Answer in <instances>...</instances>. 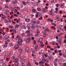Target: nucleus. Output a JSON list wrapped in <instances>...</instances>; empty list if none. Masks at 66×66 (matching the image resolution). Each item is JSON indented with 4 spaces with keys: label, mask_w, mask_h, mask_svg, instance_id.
Listing matches in <instances>:
<instances>
[{
    "label": "nucleus",
    "mask_w": 66,
    "mask_h": 66,
    "mask_svg": "<svg viewBox=\"0 0 66 66\" xmlns=\"http://www.w3.org/2000/svg\"><path fill=\"white\" fill-rule=\"evenodd\" d=\"M23 40L21 39H19L18 40V42L17 44L18 46L19 45H22V42Z\"/></svg>",
    "instance_id": "nucleus-1"
},
{
    "label": "nucleus",
    "mask_w": 66,
    "mask_h": 66,
    "mask_svg": "<svg viewBox=\"0 0 66 66\" xmlns=\"http://www.w3.org/2000/svg\"><path fill=\"white\" fill-rule=\"evenodd\" d=\"M31 22L34 24H38L39 23H40V21H39L38 22L36 21H34V20L32 19L31 20Z\"/></svg>",
    "instance_id": "nucleus-2"
},
{
    "label": "nucleus",
    "mask_w": 66,
    "mask_h": 66,
    "mask_svg": "<svg viewBox=\"0 0 66 66\" xmlns=\"http://www.w3.org/2000/svg\"><path fill=\"white\" fill-rule=\"evenodd\" d=\"M31 39L30 38H29L26 39V41L27 43H30V40H31Z\"/></svg>",
    "instance_id": "nucleus-3"
},
{
    "label": "nucleus",
    "mask_w": 66,
    "mask_h": 66,
    "mask_svg": "<svg viewBox=\"0 0 66 66\" xmlns=\"http://www.w3.org/2000/svg\"><path fill=\"white\" fill-rule=\"evenodd\" d=\"M20 24H21L20 27L21 29H26V28L24 26H23V24H21V23H20Z\"/></svg>",
    "instance_id": "nucleus-4"
},
{
    "label": "nucleus",
    "mask_w": 66,
    "mask_h": 66,
    "mask_svg": "<svg viewBox=\"0 0 66 66\" xmlns=\"http://www.w3.org/2000/svg\"><path fill=\"white\" fill-rule=\"evenodd\" d=\"M7 45H3V47L4 49V50H6L7 49Z\"/></svg>",
    "instance_id": "nucleus-5"
},
{
    "label": "nucleus",
    "mask_w": 66,
    "mask_h": 66,
    "mask_svg": "<svg viewBox=\"0 0 66 66\" xmlns=\"http://www.w3.org/2000/svg\"><path fill=\"white\" fill-rule=\"evenodd\" d=\"M64 4H65V3H63L62 4H60V6L61 8H63L64 7Z\"/></svg>",
    "instance_id": "nucleus-6"
},
{
    "label": "nucleus",
    "mask_w": 66,
    "mask_h": 66,
    "mask_svg": "<svg viewBox=\"0 0 66 66\" xmlns=\"http://www.w3.org/2000/svg\"><path fill=\"white\" fill-rule=\"evenodd\" d=\"M25 51L26 52H27L28 53H29V48L27 47L25 49Z\"/></svg>",
    "instance_id": "nucleus-7"
},
{
    "label": "nucleus",
    "mask_w": 66,
    "mask_h": 66,
    "mask_svg": "<svg viewBox=\"0 0 66 66\" xmlns=\"http://www.w3.org/2000/svg\"><path fill=\"white\" fill-rule=\"evenodd\" d=\"M18 51L21 54L22 53L23 51V50L22 48H20L19 49Z\"/></svg>",
    "instance_id": "nucleus-8"
},
{
    "label": "nucleus",
    "mask_w": 66,
    "mask_h": 66,
    "mask_svg": "<svg viewBox=\"0 0 66 66\" xmlns=\"http://www.w3.org/2000/svg\"><path fill=\"white\" fill-rule=\"evenodd\" d=\"M9 54L8 53H6L4 56V58L5 59H6L7 57L9 56Z\"/></svg>",
    "instance_id": "nucleus-9"
},
{
    "label": "nucleus",
    "mask_w": 66,
    "mask_h": 66,
    "mask_svg": "<svg viewBox=\"0 0 66 66\" xmlns=\"http://www.w3.org/2000/svg\"><path fill=\"white\" fill-rule=\"evenodd\" d=\"M31 28L32 29H35V28H36V26H35V25L34 24H32Z\"/></svg>",
    "instance_id": "nucleus-10"
},
{
    "label": "nucleus",
    "mask_w": 66,
    "mask_h": 66,
    "mask_svg": "<svg viewBox=\"0 0 66 66\" xmlns=\"http://www.w3.org/2000/svg\"><path fill=\"white\" fill-rule=\"evenodd\" d=\"M19 26H20L19 25L16 24L15 25L14 27L15 28H18Z\"/></svg>",
    "instance_id": "nucleus-11"
},
{
    "label": "nucleus",
    "mask_w": 66,
    "mask_h": 66,
    "mask_svg": "<svg viewBox=\"0 0 66 66\" xmlns=\"http://www.w3.org/2000/svg\"><path fill=\"white\" fill-rule=\"evenodd\" d=\"M9 37H10L8 36H5V40H6V39H7Z\"/></svg>",
    "instance_id": "nucleus-12"
},
{
    "label": "nucleus",
    "mask_w": 66,
    "mask_h": 66,
    "mask_svg": "<svg viewBox=\"0 0 66 66\" xmlns=\"http://www.w3.org/2000/svg\"><path fill=\"white\" fill-rule=\"evenodd\" d=\"M25 21H26V22H29L30 21V19H25Z\"/></svg>",
    "instance_id": "nucleus-13"
},
{
    "label": "nucleus",
    "mask_w": 66,
    "mask_h": 66,
    "mask_svg": "<svg viewBox=\"0 0 66 66\" xmlns=\"http://www.w3.org/2000/svg\"><path fill=\"white\" fill-rule=\"evenodd\" d=\"M42 12H43V13H46V9H45L43 8Z\"/></svg>",
    "instance_id": "nucleus-14"
},
{
    "label": "nucleus",
    "mask_w": 66,
    "mask_h": 66,
    "mask_svg": "<svg viewBox=\"0 0 66 66\" xmlns=\"http://www.w3.org/2000/svg\"><path fill=\"white\" fill-rule=\"evenodd\" d=\"M39 64L40 65H43L44 62L43 61H40L39 62Z\"/></svg>",
    "instance_id": "nucleus-15"
},
{
    "label": "nucleus",
    "mask_w": 66,
    "mask_h": 66,
    "mask_svg": "<svg viewBox=\"0 0 66 66\" xmlns=\"http://www.w3.org/2000/svg\"><path fill=\"white\" fill-rule=\"evenodd\" d=\"M60 29L61 30H64V27H63L61 26H60Z\"/></svg>",
    "instance_id": "nucleus-16"
},
{
    "label": "nucleus",
    "mask_w": 66,
    "mask_h": 66,
    "mask_svg": "<svg viewBox=\"0 0 66 66\" xmlns=\"http://www.w3.org/2000/svg\"><path fill=\"white\" fill-rule=\"evenodd\" d=\"M38 48V45H37L35 47V50L36 51V50Z\"/></svg>",
    "instance_id": "nucleus-17"
},
{
    "label": "nucleus",
    "mask_w": 66,
    "mask_h": 66,
    "mask_svg": "<svg viewBox=\"0 0 66 66\" xmlns=\"http://www.w3.org/2000/svg\"><path fill=\"white\" fill-rule=\"evenodd\" d=\"M19 48V46H18L17 47V45H15L14 47V48L15 49H18V48Z\"/></svg>",
    "instance_id": "nucleus-18"
},
{
    "label": "nucleus",
    "mask_w": 66,
    "mask_h": 66,
    "mask_svg": "<svg viewBox=\"0 0 66 66\" xmlns=\"http://www.w3.org/2000/svg\"><path fill=\"white\" fill-rule=\"evenodd\" d=\"M56 19L58 21H60L61 20V18L60 17H57L56 18Z\"/></svg>",
    "instance_id": "nucleus-19"
},
{
    "label": "nucleus",
    "mask_w": 66,
    "mask_h": 66,
    "mask_svg": "<svg viewBox=\"0 0 66 66\" xmlns=\"http://www.w3.org/2000/svg\"><path fill=\"white\" fill-rule=\"evenodd\" d=\"M58 42L59 45H61L62 43V41L60 40H59L58 41H57Z\"/></svg>",
    "instance_id": "nucleus-20"
},
{
    "label": "nucleus",
    "mask_w": 66,
    "mask_h": 66,
    "mask_svg": "<svg viewBox=\"0 0 66 66\" xmlns=\"http://www.w3.org/2000/svg\"><path fill=\"white\" fill-rule=\"evenodd\" d=\"M13 3L14 4H16L17 3V0H15L13 2Z\"/></svg>",
    "instance_id": "nucleus-21"
},
{
    "label": "nucleus",
    "mask_w": 66,
    "mask_h": 66,
    "mask_svg": "<svg viewBox=\"0 0 66 66\" xmlns=\"http://www.w3.org/2000/svg\"><path fill=\"white\" fill-rule=\"evenodd\" d=\"M45 31L46 32H49V29L48 28L45 29Z\"/></svg>",
    "instance_id": "nucleus-22"
},
{
    "label": "nucleus",
    "mask_w": 66,
    "mask_h": 66,
    "mask_svg": "<svg viewBox=\"0 0 66 66\" xmlns=\"http://www.w3.org/2000/svg\"><path fill=\"white\" fill-rule=\"evenodd\" d=\"M19 60H18V59L17 58H16V59L15 60H14V62H18V61Z\"/></svg>",
    "instance_id": "nucleus-23"
},
{
    "label": "nucleus",
    "mask_w": 66,
    "mask_h": 66,
    "mask_svg": "<svg viewBox=\"0 0 66 66\" xmlns=\"http://www.w3.org/2000/svg\"><path fill=\"white\" fill-rule=\"evenodd\" d=\"M2 18L3 19H5V18H6V16L3 15L2 16Z\"/></svg>",
    "instance_id": "nucleus-24"
},
{
    "label": "nucleus",
    "mask_w": 66,
    "mask_h": 66,
    "mask_svg": "<svg viewBox=\"0 0 66 66\" xmlns=\"http://www.w3.org/2000/svg\"><path fill=\"white\" fill-rule=\"evenodd\" d=\"M53 13H52V12H51L50 11V13H49V14L51 15H52V16L53 15Z\"/></svg>",
    "instance_id": "nucleus-25"
},
{
    "label": "nucleus",
    "mask_w": 66,
    "mask_h": 66,
    "mask_svg": "<svg viewBox=\"0 0 66 66\" xmlns=\"http://www.w3.org/2000/svg\"><path fill=\"white\" fill-rule=\"evenodd\" d=\"M18 62H15L14 63V65L15 66H18Z\"/></svg>",
    "instance_id": "nucleus-26"
},
{
    "label": "nucleus",
    "mask_w": 66,
    "mask_h": 66,
    "mask_svg": "<svg viewBox=\"0 0 66 66\" xmlns=\"http://www.w3.org/2000/svg\"><path fill=\"white\" fill-rule=\"evenodd\" d=\"M37 10L39 12L41 11V9L39 8H37Z\"/></svg>",
    "instance_id": "nucleus-27"
},
{
    "label": "nucleus",
    "mask_w": 66,
    "mask_h": 66,
    "mask_svg": "<svg viewBox=\"0 0 66 66\" xmlns=\"http://www.w3.org/2000/svg\"><path fill=\"white\" fill-rule=\"evenodd\" d=\"M21 36H25V34L23 33H22L21 34Z\"/></svg>",
    "instance_id": "nucleus-28"
},
{
    "label": "nucleus",
    "mask_w": 66,
    "mask_h": 66,
    "mask_svg": "<svg viewBox=\"0 0 66 66\" xmlns=\"http://www.w3.org/2000/svg\"><path fill=\"white\" fill-rule=\"evenodd\" d=\"M26 33H30V31L29 30H28L26 32Z\"/></svg>",
    "instance_id": "nucleus-29"
},
{
    "label": "nucleus",
    "mask_w": 66,
    "mask_h": 66,
    "mask_svg": "<svg viewBox=\"0 0 66 66\" xmlns=\"http://www.w3.org/2000/svg\"><path fill=\"white\" fill-rule=\"evenodd\" d=\"M5 22V23H8V21H7V19H6L5 21H4Z\"/></svg>",
    "instance_id": "nucleus-30"
},
{
    "label": "nucleus",
    "mask_w": 66,
    "mask_h": 66,
    "mask_svg": "<svg viewBox=\"0 0 66 66\" xmlns=\"http://www.w3.org/2000/svg\"><path fill=\"white\" fill-rule=\"evenodd\" d=\"M15 56H13L11 57V59L13 60H14V59H15Z\"/></svg>",
    "instance_id": "nucleus-31"
},
{
    "label": "nucleus",
    "mask_w": 66,
    "mask_h": 66,
    "mask_svg": "<svg viewBox=\"0 0 66 66\" xmlns=\"http://www.w3.org/2000/svg\"><path fill=\"white\" fill-rule=\"evenodd\" d=\"M43 40V38H40L39 39V42H42Z\"/></svg>",
    "instance_id": "nucleus-32"
},
{
    "label": "nucleus",
    "mask_w": 66,
    "mask_h": 66,
    "mask_svg": "<svg viewBox=\"0 0 66 66\" xmlns=\"http://www.w3.org/2000/svg\"><path fill=\"white\" fill-rule=\"evenodd\" d=\"M4 14H5V15H7L9 14L7 12V11H6L5 12H4Z\"/></svg>",
    "instance_id": "nucleus-33"
},
{
    "label": "nucleus",
    "mask_w": 66,
    "mask_h": 66,
    "mask_svg": "<svg viewBox=\"0 0 66 66\" xmlns=\"http://www.w3.org/2000/svg\"><path fill=\"white\" fill-rule=\"evenodd\" d=\"M6 2H10L11 1V0H5Z\"/></svg>",
    "instance_id": "nucleus-34"
},
{
    "label": "nucleus",
    "mask_w": 66,
    "mask_h": 66,
    "mask_svg": "<svg viewBox=\"0 0 66 66\" xmlns=\"http://www.w3.org/2000/svg\"><path fill=\"white\" fill-rule=\"evenodd\" d=\"M32 11L34 13H36V10L34 9H33L32 10Z\"/></svg>",
    "instance_id": "nucleus-35"
},
{
    "label": "nucleus",
    "mask_w": 66,
    "mask_h": 66,
    "mask_svg": "<svg viewBox=\"0 0 66 66\" xmlns=\"http://www.w3.org/2000/svg\"><path fill=\"white\" fill-rule=\"evenodd\" d=\"M27 66H31V64L30 63H28L27 65Z\"/></svg>",
    "instance_id": "nucleus-36"
},
{
    "label": "nucleus",
    "mask_w": 66,
    "mask_h": 66,
    "mask_svg": "<svg viewBox=\"0 0 66 66\" xmlns=\"http://www.w3.org/2000/svg\"><path fill=\"white\" fill-rule=\"evenodd\" d=\"M9 45L10 46H13V44L12 43H10L9 44Z\"/></svg>",
    "instance_id": "nucleus-37"
},
{
    "label": "nucleus",
    "mask_w": 66,
    "mask_h": 66,
    "mask_svg": "<svg viewBox=\"0 0 66 66\" xmlns=\"http://www.w3.org/2000/svg\"><path fill=\"white\" fill-rule=\"evenodd\" d=\"M3 60H0V63H3Z\"/></svg>",
    "instance_id": "nucleus-38"
},
{
    "label": "nucleus",
    "mask_w": 66,
    "mask_h": 66,
    "mask_svg": "<svg viewBox=\"0 0 66 66\" xmlns=\"http://www.w3.org/2000/svg\"><path fill=\"white\" fill-rule=\"evenodd\" d=\"M33 44H34L35 45L36 44V42L35 40H34L33 42Z\"/></svg>",
    "instance_id": "nucleus-39"
},
{
    "label": "nucleus",
    "mask_w": 66,
    "mask_h": 66,
    "mask_svg": "<svg viewBox=\"0 0 66 66\" xmlns=\"http://www.w3.org/2000/svg\"><path fill=\"white\" fill-rule=\"evenodd\" d=\"M56 6L57 7H59V4H56Z\"/></svg>",
    "instance_id": "nucleus-40"
},
{
    "label": "nucleus",
    "mask_w": 66,
    "mask_h": 66,
    "mask_svg": "<svg viewBox=\"0 0 66 66\" xmlns=\"http://www.w3.org/2000/svg\"><path fill=\"white\" fill-rule=\"evenodd\" d=\"M51 19H50V18H48L47 19V20L48 21L50 22L51 20Z\"/></svg>",
    "instance_id": "nucleus-41"
},
{
    "label": "nucleus",
    "mask_w": 66,
    "mask_h": 66,
    "mask_svg": "<svg viewBox=\"0 0 66 66\" xmlns=\"http://www.w3.org/2000/svg\"><path fill=\"white\" fill-rule=\"evenodd\" d=\"M54 64L55 66H57V63H56V62H54Z\"/></svg>",
    "instance_id": "nucleus-42"
},
{
    "label": "nucleus",
    "mask_w": 66,
    "mask_h": 66,
    "mask_svg": "<svg viewBox=\"0 0 66 66\" xmlns=\"http://www.w3.org/2000/svg\"><path fill=\"white\" fill-rule=\"evenodd\" d=\"M57 61H58V60H57V59H56L55 60L54 62H55L56 63H57Z\"/></svg>",
    "instance_id": "nucleus-43"
},
{
    "label": "nucleus",
    "mask_w": 66,
    "mask_h": 66,
    "mask_svg": "<svg viewBox=\"0 0 66 66\" xmlns=\"http://www.w3.org/2000/svg\"><path fill=\"white\" fill-rule=\"evenodd\" d=\"M24 63H25V62L24 61H22L21 62V63L22 64H24Z\"/></svg>",
    "instance_id": "nucleus-44"
},
{
    "label": "nucleus",
    "mask_w": 66,
    "mask_h": 66,
    "mask_svg": "<svg viewBox=\"0 0 66 66\" xmlns=\"http://www.w3.org/2000/svg\"><path fill=\"white\" fill-rule=\"evenodd\" d=\"M22 3H23V4H24V5H26L27 4V3H26L25 2H22Z\"/></svg>",
    "instance_id": "nucleus-45"
},
{
    "label": "nucleus",
    "mask_w": 66,
    "mask_h": 66,
    "mask_svg": "<svg viewBox=\"0 0 66 66\" xmlns=\"http://www.w3.org/2000/svg\"><path fill=\"white\" fill-rule=\"evenodd\" d=\"M42 61H44V59H45V58L44 57H42Z\"/></svg>",
    "instance_id": "nucleus-46"
},
{
    "label": "nucleus",
    "mask_w": 66,
    "mask_h": 66,
    "mask_svg": "<svg viewBox=\"0 0 66 66\" xmlns=\"http://www.w3.org/2000/svg\"><path fill=\"white\" fill-rule=\"evenodd\" d=\"M45 53H42V56L44 57V55H45Z\"/></svg>",
    "instance_id": "nucleus-47"
},
{
    "label": "nucleus",
    "mask_w": 66,
    "mask_h": 66,
    "mask_svg": "<svg viewBox=\"0 0 66 66\" xmlns=\"http://www.w3.org/2000/svg\"><path fill=\"white\" fill-rule=\"evenodd\" d=\"M30 2V0H27V3H29Z\"/></svg>",
    "instance_id": "nucleus-48"
},
{
    "label": "nucleus",
    "mask_w": 66,
    "mask_h": 66,
    "mask_svg": "<svg viewBox=\"0 0 66 66\" xmlns=\"http://www.w3.org/2000/svg\"><path fill=\"white\" fill-rule=\"evenodd\" d=\"M40 44L41 45H43L44 44H43V42H41L40 43Z\"/></svg>",
    "instance_id": "nucleus-49"
},
{
    "label": "nucleus",
    "mask_w": 66,
    "mask_h": 66,
    "mask_svg": "<svg viewBox=\"0 0 66 66\" xmlns=\"http://www.w3.org/2000/svg\"><path fill=\"white\" fill-rule=\"evenodd\" d=\"M54 11V10L53 9H51L50 11V12H53Z\"/></svg>",
    "instance_id": "nucleus-50"
},
{
    "label": "nucleus",
    "mask_w": 66,
    "mask_h": 66,
    "mask_svg": "<svg viewBox=\"0 0 66 66\" xmlns=\"http://www.w3.org/2000/svg\"><path fill=\"white\" fill-rule=\"evenodd\" d=\"M35 64H36L37 65H38V62H35Z\"/></svg>",
    "instance_id": "nucleus-51"
},
{
    "label": "nucleus",
    "mask_w": 66,
    "mask_h": 66,
    "mask_svg": "<svg viewBox=\"0 0 66 66\" xmlns=\"http://www.w3.org/2000/svg\"><path fill=\"white\" fill-rule=\"evenodd\" d=\"M43 19V17H41L40 18H39V20H40L41 19V20H42V19Z\"/></svg>",
    "instance_id": "nucleus-52"
},
{
    "label": "nucleus",
    "mask_w": 66,
    "mask_h": 66,
    "mask_svg": "<svg viewBox=\"0 0 66 66\" xmlns=\"http://www.w3.org/2000/svg\"><path fill=\"white\" fill-rule=\"evenodd\" d=\"M6 11H7V13H8V14H9V12H10V10H6Z\"/></svg>",
    "instance_id": "nucleus-53"
},
{
    "label": "nucleus",
    "mask_w": 66,
    "mask_h": 66,
    "mask_svg": "<svg viewBox=\"0 0 66 66\" xmlns=\"http://www.w3.org/2000/svg\"><path fill=\"white\" fill-rule=\"evenodd\" d=\"M6 30L7 32H9V28H7Z\"/></svg>",
    "instance_id": "nucleus-54"
},
{
    "label": "nucleus",
    "mask_w": 66,
    "mask_h": 66,
    "mask_svg": "<svg viewBox=\"0 0 66 66\" xmlns=\"http://www.w3.org/2000/svg\"><path fill=\"white\" fill-rule=\"evenodd\" d=\"M18 57H19V59H21V56H20V55H19L18 56Z\"/></svg>",
    "instance_id": "nucleus-55"
},
{
    "label": "nucleus",
    "mask_w": 66,
    "mask_h": 66,
    "mask_svg": "<svg viewBox=\"0 0 66 66\" xmlns=\"http://www.w3.org/2000/svg\"><path fill=\"white\" fill-rule=\"evenodd\" d=\"M3 66H6V64L4 63L3 64Z\"/></svg>",
    "instance_id": "nucleus-56"
},
{
    "label": "nucleus",
    "mask_w": 66,
    "mask_h": 66,
    "mask_svg": "<svg viewBox=\"0 0 66 66\" xmlns=\"http://www.w3.org/2000/svg\"><path fill=\"white\" fill-rule=\"evenodd\" d=\"M32 50L33 52H35V51H34V50L33 48L32 49Z\"/></svg>",
    "instance_id": "nucleus-57"
},
{
    "label": "nucleus",
    "mask_w": 66,
    "mask_h": 66,
    "mask_svg": "<svg viewBox=\"0 0 66 66\" xmlns=\"http://www.w3.org/2000/svg\"><path fill=\"white\" fill-rule=\"evenodd\" d=\"M62 56L64 57V58H65V57H66V56H65V55H63Z\"/></svg>",
    "instance_id": "nucleus-58"
},
{
    "label": "nucleus",
    "mask_w": 66,
    "mask_h": 66,
    "mask_svg": "<svg viewBox=\"0 0 66 66\" xmlns=\"http://www.w3.org/2000/svg\"><path fill=\"white\" fill-rule=\"evenodd\" d=\"M13 16H14V15H11V17H10V19H12V18L13 17Z\"/></svg>",
    "instance_id": "nucleus-59"
},
{
    "label": "nucleus",
    "mask_w": 66,
    "mask_h": 66,
    "mask_svg": "<svg viewBox=\"0 0 66 66\" xmlns=\"http://www.w3.org/2000/svg\"><path fill=\"white\" fill-rule=\"evenodd\" d=\"M64 43H66V39H65L63 42Z\"/></svg>",
    "instance_id": "nucleus-60"
},
{
    "label": "nucleus",
    "mask_w": 66,
    "mask_h": 66,
    "mask_svg": "<svg viewBox=\"0 0 66 66\" xmlns=\"http://www.w3.org/2000/svg\"><path fill=\"white\" fill-rule=\"evenodd\" d=\"M17 20V19L15 18L14 19V21H16V20Z\"/></svg>",
    "instance_id": "nucleus-61"
},
{
    "label": "nucleus",
    "mask_w": 66,
    "mask_h": 66,
    "mask_svg": "<svg viewBox=\"0 0 66 66\" xmlns=\"http://www.w3.org/2000/svg\"><path fill=\"white\" fill-rule=\"evenodd\" d=\"M10 27H11V29H13V28H14V26H10Z\"/></svg>",
    "instance_id": "nucleus-62"
},
{
    "label": "nucleus",
    "mask_w": 66,
    "mask_h": 66,
    "mask_svg": "<svg viewBox=\"0 0 66 66\" xmlns=\"http://www.w3.org/2000/svg\"><path fill=\"white\" fill-rule=\"evenodd\" d=\"M63 65L64 66H66V63H64L63 64Z\"/></svg>",
    "instance_id": "nucleus-63"
},
{
    "label": "nucleus",
    "mask_w": 66,
    "mask_h": 66,
    "mask_svg": "<svg viewBox=\"0 0 66 66\" xmlns=\"http://www.w3.org/2000/svg\"><path fill=\"white\" fill-rule=\"evenodd\" d=\"M63 17H64V18H66V16L65 15H63Z\"/></svg>",
    "instance_id": "nucleus-64"
}]
</instances>
